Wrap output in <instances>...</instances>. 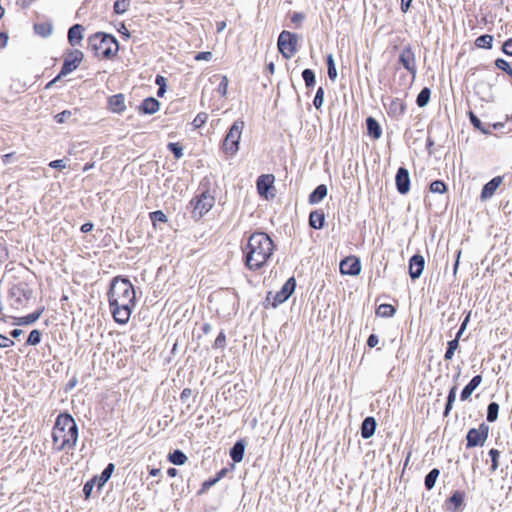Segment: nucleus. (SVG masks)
I'll return each mask as SVG.
<instances>
[{"mask_svg":"<svg viewBox=\"0 0 512 512\" xmlns=\"http://www.w3.org/2000/svg\"><path fill=\"white\" fill-rule=\"evenodd\" d=\"M430 96H431L430 88H428V87L422 88L416 98V104L418 105V107H420V108L425 107L429 103Z\"/></svg>","mask_w":512,"mask_h":512,"instance_id":"obj_29","label":"nucleus"},{"mask_svg":"<svg viewBox=\"0 0 512 512\" xmlns=\"http://www.w3.org/2000/svg\"><path fill=\"white\" fill-rule=\"evenodd\" d=\"M247 442L245 439H239L230 449L229 455L235 463L243 460Z\"/></svg>","mask_w":512,"mask_h":512,"instance_id":"obj_18","label":"nucleus"},{"mask_svg":"<svg viewBox=\"0 0 512 512\" xmlns=\"http://www.w3.org/2000/svg\"><path fill=\"white\" fill-rule=\"evenodd\" d=\"M245 122L237 119L226 133V155H235L239 151V144Z\"/></svg>","mask_w":512,"mask_h":512,"instance_id":"obj_5","label":"nucleus"},{"mask_svg":"<svg viewBox=\"0 0 512 512\" xmlns=\"http://www.w3.org/2000/svg\"><path fill=\"white\" fill-rule=\"evenodd\" d=\"M489 456L491 458V470L494 472L498 469L499 466L498 459L500 452L497 449L492 448L489 450Z\"/></svg>","mask_w":512,"mask_h":512,"instance_id":"obj_43","label":"nucleus"},{"mask_svg":"<svg viewBox=\"0 0 512 512\" xmlns=\"http://www.w3.org/2000/svg\"><path fill=\"white\" fill-rule=\"evenodd\" d=\"M502 51L508 56H512V38L507 39L502 45Z\"/></svg>","mask_w":512,"mask_h":512,"instance_id":"obj_53","label":"nucleus"},{"mask_svg":"<svg viewBox=\"0 0 512 512\" xmlns=\"http://www.w3.org/2000/svg\"><path fill=\"white\" fill-rule=\"evenodd\" d=\"M109 306L114 320L119 324H126L135 306V290L127 279L116 277L113 279L109 291Z\"/></svg>","mask_w":512,"mask_h":512,"instance_id":"obj_1","label":"nucleus"},{"mask_svg":"<svg viewBox=\"0 0 512 512\" xmlns=\"http://www.w3.org/2000/svg\"><path fill=\"white\" fill-rule=\"evenodd\" d=\"M72 115H73L72 111L64 110V111L58 113L55 116V119L58 123L62 124V123L69 121L71 119Z\"/></svg>","mask_w":512,"mask_h":512,"instance_id":"obj_47","label":"nucleus"},{"mask_svg":"<svg viewBox=\"0 0 512 512\" xmlns=\"http://www.w3.org/2000/svg\"><path fill=\"white\" fill-rule=\"evenodd\" d=\"M494 64L498 69L504 72L508 71L509 68H511V65L503 58H497Z\"/></svg>","mask_w":512,"mask_h":512,"instance_id":"obj_51","label":"nucleus"},{"mask_svg":"<svg viewBox=\"0 0 512 512\" xmlns=\"http://www.w3.org/2000/svg\"><path fill=\"white\" fill-rule=\"evenodd\" d=\"M8 41V36L6 34L0 33V48H3L6 46Z\"/></svg>","mask_w":512,"mask_h":512,"instance_id":"obj_61","label":"nucleus"},{"mask_svg":"<svg viewBox=\"0 0 512 512\" xmlns=\"http://www.w3.org/2000/svg\"><path fill=\"white\" fill-rule=\"evenodd\" d=\"M493 36L484 34L476 38L475 45L478 48L490 49L492 48Z\"/></svg>","mask_w":512,"mask_h":512,"instance_id":"obj_32","label":"nucleus"},{"mask_svg":"<svg viewBox=\"0 0 512 512\" xmlns=\"http://www.w3.org/2000/svg\"><path fill=\"white\" fill-rule=\"evenodd\" d=\"M470 317H471V311H469L467 313V315L465 316V318L463 319L461 325H460V328L459 330L457 331L456 335H455V338L457 340H460V338L462 337L463 333L465 332V330L467 329V326H468V323L470 321Z\"/></svg>","mask_w":512,"mask_h":512,"instance_id":"obj_45","label":"nucleus"},{"mask_svg":"<svg viewBox=\"0 0 512 512\" xmlns=\"http://www.w3.org/2000/svg\"><path fill=\"white\" fill-rule=\"evenodd\" d=\"M376 427H377V422H376L375 418L372 416L366 417L361 424V428H360L361 437L363 439L371 438L375 434Z\"/></svg>","mask_w":512,"mask_h":512,"instance_id":"obj_17","label":"nucleus"},{"mask_svg":"<svg viewBox=\"0 0 512 512\" xmlns=\"http://www.w3.org/2000/svg\"><path fill=\"white\" fill-rule=\"evenodd\" d=\"M168 148L173 152L177 159H180L183 156V148L179 143H169Z\"/></svg>","mask_w":512,"mask_h":512,"instance_id":"obj_49","label":"nucleus"},{"mask_svg":"<svg viewBox=\"0 0 512 512\" xmlns=\"http://www.w3.org/2000/svg\"><path fill=\"white\" fill-rule=\"evenodd\" d=\"M114 464L110 463L102 472L100 478L97 480L98 488H102L104 484L110 479L113 471H114Z\"/></svg>","mask_w":512,"mask_h":512,"instance_id":"obj_34","label":"nucleus"},{"mask_svg":"<svg viewBox=\"0 0 512 512\" xmlns=\"http://www.w3.org/2000/svg\"><path fill=\"white\" fill-rule=\"evenodd\" d=\"M14 344L12 340L0 334V348H7Z\"/></svg>","mask_w":512,"mask_h":512,"instance_id":"obj_57","label":"nucleus"},{"mask_svg":"<svg viewBox=\"0 0 512 512\" xmlns=\"http://www.w3.org/2000/svg\"><path fill=\"white\" fill-rule=\"evenodd\" d=\"M159 102L154 98H147L141 105V110L146 114H154L159 110Z\"/></svg>","mask_w":512,"mask_h":512,"instance_id":"obj_26","label":"nucleus"},{"mask_svg":"<svg viewBox=\"0 0 512 512\" xmlns=\"http://www.w3.org/2000/svg\"><path fill=\"white\" fill-rule=\"evenodd\" d=\"M41 340V333L38 330H32L28 336L27 343L29 345H37Z\"/></svg>","mask_w":512,"mask_h":512,"instance_id":"obj_48","label":"nucleus"},{"mask_svg":"<svg viewBox=\"0 0 512 512\" xmlns=\"http://www.w3.org/2000/svg\"><path fill=\"white\" fill-rule=\"evenodd\" d=\"M499 404L496 402H490L487 407V421L492 423L498 418Z\"/></svg>","mask_w":512,"mask_h":512,"instance_id":"obj_37","label":"nucleus"},{"mask_svg":"<svg viewBox=\"0 0 512 512\" xmlns=\"http://www.w3.org/2000/svg\"><path fill=\"white\" fill-rule=\"evenodd\" d=\"M489 427L485 423H481L478 428H471L466 435V447L473 448L482 446L488 437Z\"/></svg>","mask_w":512,"mask_h":512,"instance_id":"obj_9","label":"nucleus"},{"mask_svg":"<svg viewBox=\"0 0 512 512\" xmlns=\"http://www.w3.org/2000/svg\"><path fill=\"white\" fill-rule=\"evenodd\" d=\"M42 314V311H37L24 317L16 318V325H29L36 322Z\"/></svg>","mask_w":512,"mask_h":512,"instance_id":"obj_31","label":"nucleus"},{"mask_svg":"<svg viewBox=\"0 0 512 512\" xmlns=\"http://www.w3.org/2000/svg\"><path fill=\"white\" fill-rule=\"evenodd\" d=\"M323 102H324V89H323V87H319L316 91V94H315V97L313 100V105L315 106V108L319 109L322 107Z\"/></svg>","mask_w":512,"mask_h":512,"instance_id":"obj_44","label":"nucleus"},{"mask_svg":"<svg viewBox=\"0 0 512 512\" xmlns=\"http://www.w3.org/2000/svg\"><path fill=\"white\" fill-rule=\"evenodd\" d=\"M439 475L440 470L438 468H433L428 472L424 478V485L427 490H432L435 487Z\"/></svg>","mask_w":512,"mask_h":512,"instance_id":"obj_27","label":"nucleus"},{"mask_svg":"<svg viewBox=\"0 0 512 512\" xmlns=\"http://www.w3.org/2000/svg\"><path fill=\"white\" fill-rule=\"evenodd\" d=\"M326 64L328 77L330 78V80L334 81L337 78V69L332 54H329L326 57Z\"/></svg>","mask_w":512,"mask_h":512,"instance_id":"obj_38","label":"nucleus"},{"mask_svg":"<svg viewBox=\"0 0 512 512\" xmlns=\"http://www.w3.org/2000/svg\"><path fill=\"white\" fill-rule=\"evenodd\" d=\"M83 27L79 24L73 25L68 31V40L72 46L80 44L83 39Z\"/></svg>","mask_w":512,"mask_h":512,"instance_id":"obj_24","label":"nucleus"},{"mask_svg":"<svg viewBox=\"0 0 512 512\" xmlns=\"http://www.w3.org/2000/svg\"><path fill=\"white\" fill-rule=\"evenodd\" d=\"M54 449L57 451L72 450L78 440V427L69 414H60L52 431Z\"/></svg>","mask_w":512,"mask_h":512,"instance_id":"obj_3","label":"nucleus"},{"mask_svg":"<svg viewBox=\"0 0 512 512\" xmlns=\"http://www.w3.org/2000/svg\"><path fill=\"white\" fill-rule=\"evenodd\" d=\"M325 224V214L322 210H314L309 214V226L313 229H322Z\"/></svg>","mask_w":512,"mask_h":512,"instance_id":"obj_23","label":"nucleus"},{"mask_svg":"<svg viewBox=\"0 0 512 512\" xmlns=\"http://www.w3.org/2000/svg\"><path fill=\"white\" fill-rule=\"evenodd\" d=\"M295 288L296 280L294 277H290L275 295H273L272 292H268L266 301L270 302L271 297H273L271 306L273 308H276L277 306L286 302L290 298V296L294 293Z\"/></svg>","mask_w":512,"mask_h":512,"instance_id":"obj_8","label":"nucleus"},{"mask_svg":"<svg viewBox=\"0 0 512 512\" xmlns=\"http://www.w3.org/2000/svg\"><path fill=\"white\" fill-rule=\"evenodd\" d=\"M464 492L456 490L445 502V509L451 512H456L464 503Z\"/></svg>","mask_w":512,"mask_h":512,"instance_id":"obj_16","label":"nucleus"},{"mask_svg":"<svg viewBox=\"0 0 512 512\" xmlns=\"http://www.w3.org/2000/svg\"><path fill=\"white\" fill-rule=\"evenodd\" d=\"M109 109L113 113L121 114L126 110L125 97L123 94H116L109 98Z\"/></svg>","mask_w":512,"mask_h":512,"instance_id":"obj_19","label":"nucleus"},{"mask_svg":"<svg viewBox=\"0 0 512 512\" xmlns=\"http://www.w3.org/2000/svg\"><path fill=\"white\" fill-rule=\"evenodd\" d=\"M37 34L47 37L52 33V27L49 25L38 24L34 26Z\"/></svg>","mask_w":512,"mask_h":512,"instance_id":"obj_46","label":"nucleus"},{"mask_svg":"<svg viewBox=\"0 0 512 512\" xmlns=\"http://www.w3.org/2000/svg\"><path fill=\"white\" fill-rule=\"evenodd\" d=\"M94 225L91 222H87L81 226V231L83 233H88L93 229Z\"/></svg>","mask_w":512,"mask_h":512,"instance_id":"obj_60","label":"nucleus"},{"mask_svg":"<svg viewBox=\"0 0 512 512\" xmlns=\"http://www.w3.org/2000/svg\"><path fill=\"white\" fill-rule=\"evenodd\" d=\"M460 256H461V250H457V252H456V261H455L454 266H453V273H454V275H456L457 270H458Z\"/></svg>","mask_w":512,"mask_h":512,"instance_id":"obj_59","label":"nucleus"},{"mask_svg":"<svg viewBox=\"0 0 512 512\" xmlns=\"http://www.w3.org/2000/svg\"><path fill=\"white\" fill-rule=\"evenodd\" d=\"M156 84L159 87H165V78L163 76H157L156 78Z\"/></svg>","mask_w":512,"mask_h":512,"instance_id":"obj_64","label":"nucleus"},{"mask_svg":"<svg viewBox=\"0 0 512 512\" xmlns=\"http://www.w3.org/2000/svg\"><path fill=\"white\" fill-rule=\"evenodd\" d=\"M224 474V470H221L219 473H218V477L215 478V479H212V480H208V481H205L202 485V488L200 490V493H204L205 491H207L211 486H213L218 480L219 478Z\"/></svg>","mask_w":512,"mask_h":512,"instance_id":"obj_50","label":"nucleus"},{"mask_svg":"<svg viewBox=\"0 0 512 512\" xmlns=\"http://www.w3.org/2000/svg\"><path fill=\"white\" fill-rule=\"evenodd\" d=\"M302 78L307 88H313L316 83L315 73L312 69L306 68L302 71Z\"/></svg>","mask_w":512,"mask_h":512,"instance_id":"obj_33","label":"nucleus"},{"mask_svg":"<svg viewBox=\"0 0 512 512\" xmlns=\"http://www.w3.org/2000/svg\"><path fill=\"white\" fill-rule=\"evenodd\" d=\"M130 2H131V0H117L114 3L115 13L124 14L128 10V8L130 6Z\"/></svg>","mask_w":512,"mask_h":512,"instance_id":"obj_41","label":"nucleus"},{"mask_svg":"<svg viewBox=\"0 0 512 512\" xmlns=\"http://www.w3.org/2000/svg\"><path fill=\"white\" fill-rule=\"evenodd\" d=\"M413 0H401L400 8L403 13L409 11Z\"/></svg>","mask_w":512,"mask_h":512,"instance_id":"obj_58","label":"nucleus"},{"mask_svg":"<svg viewBox=\"0 0 512 512\" xmlns=\"http://www.w3.org/2000/svg\"><path fill=\"white\" fill-rule=\"evenodd\" d=\"M213 55L211 52H200L195 56V59L197 61L205 60L210 61L212 59Z\"/></svg>","mask_w":512,"mask_h":512,"instance_id":"obj_56","label":"nucleus"},{"mask_svg":"<svg viewBox=\"0 0 512 512\" xmlns=\"http://www.w3.org/2000/svg\"><path fill=\"white\" fill-rule=\"evenodd\" d=\"M503 181L502 176H496L488 181L482 188L480 198L482 201L490 199Z\"/></svg>","mask_w":512,"mask_h":512,"instance_id":"obj_15","label":"nucleus"},{"mask_svg":"<svg viewBox=\"0 0 512 512\" xmlns=\"http://www.w3.org/2000/svg\"><path fill=\"white\" fill-rule=\"evenodd\" d=\"M425 259L420 254L413 255L409 260V275L411 279H418L424 270Z\"/></svg>","mask_w":512,"mask_h":512,"instance_id":"obj_13","label":"nucleus"},{"mask_svg":"<svg viewBox=\"0 0 512 512\" xmlns=\"http://www.w3.org/2000/svg\"><path fill=\"white\" fill-rule=\"evenodd\" d=\"M469 120L473 127L481 131L483 134H491V131L483 125L481 120L473 112H469Z\"/></svg>","mask_w":512,"mask_h":512,"instance_id":"obj_35","label":"nucleus"},{"mask_svg":"<svg viewBox=\"0 0 512 512\" xmlns=\"http://www.w3.org/2000/svg\"><path fill=\"white\" fill-rule=\"evenodd\" d=\"M84 54L80 50H70L65 54L64 63L61 69L60 74L55 78L53 81H51L47 87H50L53 85L57 79H59L62 76H66L73 72L75 69L78 68V66L83 61Z\"/></svg>","mask_w":512,"mask_h":512,"instance_id":"obj_7","label":"nucleus"},{"mask_svg":"<svg viewBox=\"0 0 512 512\" xmlns=\"http://www.w3.org/2000/svg\"><path fill=\"white\" fill-rule=\"evenodd\" d=\"M339 268L343 275L356 276L361 272V263L357 257L349 256L340 262Z\"/></svg>","mask_w":512,"mask_h":512,"instance_id":"obj_11","label":"nucleus"},{"mask_svg":"<svg viewBox=\"0 0 512 512\" xmlns=\"http://www.w3.org/2000/svg\"><path fill=\"white\" fill-rule=\"evenodd\" d=\"M274 244L268 234L264 232L253 233L245 249V262L250 270H258L271 257Z\"/></svg>","mask_w":512,"mask_h":512,"instance_id":"obj_2","label":"nucleus"},{"mask_svg":"<svg viewBox=\"0 0 512 512\" xmlns=\"http://www.w3.org/2000/svg\"><path fill=\"white\" fill-rule=\"evenodd\" d=\"M481 382H482L481 375L474 376L469 381V383L462 389L461 394H460L461 401H466L467 399H469L471 394L481 384Z\"/></svg>","mask_w":512,"mask_h":512,"instance_id":"obj_21","label":"nucleus"},{"mask_svg":"<svg viewBox=\"0 0 512 512\" xmlns=\"http://www.w3.org/2000/svg\"><path fill=\"white\" fill-rule=\"evenodd\" d=\"M89 47L98 55L105 58L115 56L118 52V43L116 39L105 33H95L88 38Z\"/></svg>","mask_w":512,"mask_h":512,"instance_id":"obj_4","label":"nucleus"},{"mask_svg":"<svg viewBox=\"0 0 512 512\" xmlns=\"http://www.w3.org/2000/svg\"><path fill=\"white\" fill-rule=\"evenodd\" d=\"M275 177L273 174H262L257 178V192L260 196L268 198V192L273 187Z\"/></svg>","mask_w":512,"mask_h":512,"instance_id":"obj_14","label":"nucleus"},{"mask_svg":"<svg viewBox=\"0 0 512 512\" xmlns=\"http://www.w3.org/2000/svg\"><path fill=\"white\" fill-rule=\"evenodd\" d=\"M298 36L296 33L283 30L277 41L279 52L285 59H290L296 52Z\"/></svg>","mask_w":512,"mask_h":512,"instance_id":"obj_6","label":"nucleus"},{"mask_svg":"<svg viewBox=\"0 0 512 512\" xmlns=\"http://www.w3.org/2000/svg\"><path fill=\"white\" fill-rule=\"evenodd\" d=\"M399 63L413 76H416V57L411 45L404 46L400 52Z\"/></svg>","mask_w":512,"mask_h":512,"instance_id":"obj_10","label":"nucleus"},{"mask_svg":"<svg viewBox=\"0 0 512 512\" xmlns=\"http://www.w3.org/2000/svg\"><path fill=\"white\" fill-rule=\"evenodd\" d=\"M395 184L398 193L405 195L410 190V175L408 169L399 167L395 176Z\"/></svg>","mask_w":512,"mask_h":512,"instance_id":"obj_12","label":"nucleus"},{"mask_svg":"<svg viewBox=\"0 0 512 512\" xmlns=\"http://www.w3.org/2000/svg\"><path fill=\"white\" fill-rule=\"evenodd\" d=\"M150 218H151V221H152L154 226H156L157 222L165 223L168 220L167 216L165 215V213L163 211H161V210H157V211L151 212L150 213Z\"/></svg>","mask_w":512,"mask_h":512,"instance_id":"obj_42","label":"nucleus"},{"mask_svg":"<svg viewBox=\"0 0 512 512\" xmlns=\"http://www.w3.org/2000/svg\"><path fill=\"white\" fill-rule=\"evenodd\" d=\"M303 18H304L303 14H301V13H294V14L292 15L291 21H292L293 23H296V22L301 21Z\"/></svg>","mask_w":512,"mask_h":512,"instance_id":"obj_63","label":"nucleus"},{"mask_svg":"<svg viewBox=\"0 0 512 512\" xmlns=\"http://www.w3.org/2000/svg\"><path fill=\"white\" fill-rule=\"evenodd\" d=\"M458 347H459V340H457L456 338L448 341L446 352L444 354V359L446 361L452 360L454 353L458 349Z\"/></svg>","mask_w":512,"mask_h":512,"instance_id":"obj_36","label":"nucleus"},{"mask_svg":"<svg viewBox=\"0 0 512 512\" xmlns=\"http://www.w3.org/2000/svg\"><path fill=\"white\" fill-rule=\"evenodd\" d=\"M169 460L175 465H183L187 461V457L180 450H175L169 455Z\"/></svg>","mask_w":512,"mask_h":512,"instance_id":"obj_39","label":"nucleus"},{"mask_svg":"<svg viewBox=\"0 0 512 512\" xmlns=\"http://www.w3.org/2000/svg\"><path fill=\"white\" fill-rule=\"evenodd\" d=\"M49 166L51 168H55V169H64L66 168V162L62 159H59V160H54V161H51L49 163Z\"/></svg>","mask_w":512,"mask_h":512,"instance_id":"obj_55","label":"nucleus"},{"mask_svg":"<svg viewBox=\"0 0 512 512\" xmlns=\"http://www.w3.org/2000/svg\"><path fill=\"white\" fill-rule=\"evenodd\" d=\"M379 343V337L376 334H370L367 339V346L369 348H374Z\"/></svg>","mask_w":512,"mask_h":512,"instance_id":"obj_54","label":"nucleus"},{"mask_svg":"<svg viewBox=\"0 0 512 512\" xmlns=\"http://www.w3.org/2000/svg\"><path fill=\"white\" fill-rule=\"evenodd\" d=\"M367 134L373 139H379L382 135V129L379 122L372 116L366 119Z\"/></svg>","mask_w":512,"mask_h":512,"instance_id":"obj_22","label":"nucleus"},{"mask_svg":"<svg viewBox=\"0 0 512 512\" xmlns=\"http://www.w3.org/2000/svg\"><path fill=\"white\" fill-rule=\"evenodd\" d=\"M396 313V309L391 304H380L378 308L376 309V315L383 318H389L394 316Z\"/></svg>","mask_w":512,"mask_h":512,"instance_id":"obj_28","label":"nucleus"},{"mask_svg":"<svg viewBox=\"0 0 512 512\" xmlns=\"http://www.w3.org/2000/svg\"><path fill=\"white\" fill-rule=\"evenodd\" d=\"M14 153H8L2 156V163L7 165L10 163V159L13 157Z\"/></svg>","mask_w":512,"mask_h":512,"instance_id":"obj_62","label":"nucleus"},{"mask_svg":"<svg viewBox=\"0 0 512 512\" xmlns=\"http://www.w3.org/2000/svg\"><path fill=\"white\" fill-rule=\"evenodd\" d=\"M96 479H92L90 481H88L85 485H84V488H83V492H84V495H85V498H89L92 491H93V488L96 484Z\"/></svg>","mask_w":512,"mask_h":512,"instance_id":"obj_52","label":"nucleus"},{"mask_svg":"<svg viewBox=\"0 0 512 512\" xmlns=\"http://www.w3.org/2000/svg\"><path fill=\"white\" fill-rule=\"evenodd\" d=\"M212 206L213 198L210 195L202 194L195 204L194 213H198L199 216H202L204 213H207Z\"/></svg>","mask_w":512,"mask_h":512,"instance_id":"obj_20","label":"nucleus"},{"mask_svg":"<svg viewBox=\"0 0 512 512\" xmlns=\"http://www.w3.org/2000/svg\"><path fill=\"white\" fill-rule=\"evenodd\" d=\"M328 193L327 186L325 184L318 185L309 195V203L314 205L321 202Z\"/></svg>","mask_w":512,"mask_h":512,"instance_id":"obj_25","label":"nucleus"},{"mask_svg":"<svg viewBox=\"0 0 512 512\" xmlns=\"http://www.w3.org/2000/svg\"><path fill=\"white\" fill-rule=\"evenodd\" d=\"M430 191L432 193H440L443 194L447 191V185L442 180H434L430 184Z\"/></svg>","mask_w":512,"mask_h":512,"instance_id":"obj_40","label":"nucleus"},{"mask_svg":"<svg viewBox=\"0 0 512 512\" xmlns=\"http://www.w3.org/2000/svg\"><path fill=\"white\" fill-rule=\"evenodd\" d=\"M456 393H457V387L456 386H453L449 390V392H448L447 401H446L445 409H444V412H443V415L445 417L448 416L450 411L452 410V407H453L454 402L456 400Z\"/></svg>","mask_w":512,"mask_h":512,"instance_id":"obj_30","label":"nucleus"}]
</instances>
